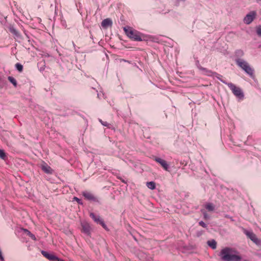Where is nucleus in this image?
Wrapping results in <instances>:
<instances>
[{
	"instance_id": "f257e3e1",
	"label": "nucleus",
	"mask_w": 261,
	"mask_h": 261,
	"mask_svg": "<svg viewBox=\"0 0 261 261\" xmlns=\"http://www.w3.org/2000/svg\"><path fill=\"white\" fill-rule=\"evenodd\" d=\"M221 259L223 261H241L242 257L232 248L225 247L219 253Z\"/></svg>"
},
{
	"instance_id": "f03ea898",
	"label": "nucleus",
	"mask_w": 261,
	"mask_h": 261,
	"mask_svg": "<svg viewBox=\"0 0 261 261\" xmlns=\"http://www.w3.org/2000/svg\"><path fill=\"white\" fill-rule=\"evenodd\" d=\"M235 62L240 68L251 77H254V70L247 61L241 58H236Z\"/></svg>"
},
{
	"instance_id": "7ed1b4c3",
	"label": "nucleus",
	"mask_w": 261,
	"mask_h": 261,
	"mask_svg": "<svg viewBox=\"0 0 261 261\" xmlns=\"http://www.w3.org/2000/svg\"><path fill=\"white\" fill-rule=\"evenodd\" d=\"M124 31L126 35L130 39L134 41H140L142 40L140 33L129 27L124 28Z\"/></svg>"
},
{
	"instance_id": "20e7f679",
	"label": "nucleus",
	"mask_w": 261,
	"mask_h": 261,
	"mask_svg": "<svg viewBox=\"0 0 261 261\" xmlns=\"http://www.w3.org/2000/svg\"><path fill=\"white\" fill-rule=\"evenodd\" d=\"M227 85L231 90L234 96L236 97H238V98H243L244 96V93L241 88L240 87H237L235 85L231 83L227 84Z\"/></svg>"
},
{
	"instance_id": "39448f33",
	"label": "nucleus",
	"mask_w": 261,
	"mask_h": 261,
	"mask_svg": "<svg viewBox=\"0 0 261 261\" xmlns=\"http://www.w3.org/2000/svg\"><path fill=\"white\" fill-rule=\"evenodd\" d=\"M245 234L249 238L253 243L257 245H261V240L258 239L256 236L252 231H245Z\"/></svg>"
},
{
	"instance_id": "423d86ee",
	"label": "nucleus",
	"mask_w": 261,
	"mask_h": 261,
	"mask_svg": "<svg viewBox=\"0 0 261 261\" xmlns=\"http://www.w3.org/2000/svg\"><path fill=\"white\" fill-rule=\"evenodd\" d=\"M256 15V13L255 11H251L248 14H247L246 16L244 18V22L245 23L247 24H249L251 23Z\"/></svg>"
},
{
	"instance_id": "0eeeda50",
	"label": "nucleus",
	"mask_w": 261,
	"mask_h": 261,
	"mask_svg": "<svg viewBox=\"0 0 261 261\" xmlns=\"http://www.w3.org/2000/svg\"><path fill=\"white\" fill-rule=\"evenodd\" d=\"M90 217L97 223L100 224L103 228L106 229L107 226L105 224L103 221L101 219L99 216H97L94 214L93 213H91L90 214Z\"/></svg>"
},
{
	"instance_id": "6e6552de",
	"label": "nucleus",
	"mask_w": 261,
	"mask_h": 261,
	"mask_svg": "<svg viewBox=\"0 0 261 261\" xmlns=\"http://www.w3.org/2000/svg\"><path fill=\"white\" fill-rule=\"evenodd\" d=\"M153 159L156 162L160 164L164 170L166 171L168 170L169 165L165 160L156 156H154Z\"/></svg>"
},
{
	"instance_id": "1a4fd4ad",
	"label": "nucleus",
	"mask_w": 261,
	"mask_h": 261,
	"mask_svg": "<svg viewBox=\"0 0 261 261\" xmlns=\"http://www.w3.org/2000/svg\"><path fill=\"white\" fill-rule=\"evenodd\" d=\"M83 196L85 197V199L89 200H93L94 201H97L96 198L94 196V195L90 192L88 191H84L82 192Z\"/></svg>"
},
{
	"instance_id": "9d476101",
	"label": "nucleus",
	"mask_w": 261,
	"mask_h": 261,
	"mask_svg": "<svg viewBox=\"0 0 261 261\" xmlns=\"http://www.w3.org/2000/svg\"><path fill=\"white\" fill-rule=\"evenodd\" d=\"M41 253L44 256L50 260L59 261V258L53 254L48 253L44 251H42Z\"/></svg>"
},
{
	"instance_id": "9b49d317",
	"label": "nucleus",
	"mask_w": 261,
	"mask_h": 261,
	"mask_svg": "<svg viewBox=\"0 0 261 261\" xmlns=\"http://www.w3.org/2000/svg\"><path fill=\"white\" fill-rule=\"evenodd\" d=\"M41 169L44 172L47 174H51L53 172V169L45 163L42 164Z\"/></svg>"
},
{
	"instance_id": "f8f14e48",
	"label": "nucleus",
	"mask_w": 261,
	"mask_h": 261,
	"mask_svg": "<svg viewBox=\"0 0 261 261\" xmlns=\"http://www.w3.org/2000/svg\"><path fill=\"white\" fill-rule=\"evenodd\" d=\"M101 25L103 28H107L112 25V21L110 18H106L102 20Z\"/></svg>"
},
{
	"instance_id": "ddd939ff",
	"label": "nucleus",
	"mask_w": 261,
	"mask_h": 261,
	"mask_svg": "<svg viewBox=\"0 0 261 261\" xmlns=\"http://www.w3.org/2000/svg\"><path fill=\"white\" fill-rule=\"evenodd\" d=\"M198 68L200 70L204 71L205 73V74H206L208 76H212V75H214L217 74L216 72H212L211 70H208L205 68H203V67H201V66H198Z\"/></svg>"
},
{
	"instance_id": "4468645a",
	"label": "nucleus",
	"mask_w": 261,
	"mask_h": 261,
	"mask_svg": "<svg viewBox=\"0 0 261 261\" xmlns=\"http://www.w3.org/2000/svg\"><path fill=\"white\" fill-rule=\"evenodd\" d=\"M82 226L83 232L86 233H89L90 227L89 224L87 223H82Z\"/></svg>"
},
{
	"instance_id": "2eb2a0df",
	"label": "nucleus",
	"mask_w": 261,
	"mask_h": 261,
	"mask_svg": "<svg viewBox=\"0 0 261 261\" xmlns=\"http://www.w3.org/2000/svg\"><path fill=\"white\" fill-rule=\"evenodd\" d=\"M205 209L208 212H213L215 210V205L212 203H207L205 204Z\"/></svg>"
},
{
	"instance_id": "dca6fc26",
	"label": "nucleus",
	"mask_w": 261,
	"mask_h": 261,
	"mask_svg": "<svg viewBox=\"0 0 261 261\" xmlns=\"http://www.w3.org/2000/svg\"><path fill=\"white\" fill-rule=\"evenodd\" d=\"M207 245L213 249H215L217 247V242L215 240H209L207 242Z\"/></svg>"
},
{
	"instance_id": "f3484780",
	"label": "nucleus",
	"mask_w": 261,
	"mask_h": 261,
	"mask_svg": "<svg viewBox=\"0 0 261 261\" xmlns=\"http://www.w3.org/2000/svg\"><path fill=\"white\" fill-rule=\"evenodd\" d=\"M244 51L241 49H238L235 51V56L237 58H240L244 56Z\"/></svg>"
},
{
	"instance_id": "a211bd4d",
	"label": "nucleus",
	"mask_w": 261,
	"mask_h": 261,
	"mask_svg": "<svg viewBox=\"0 0 261 261\" xmlns=\"http://www.w3.org/2000/svg\"><path fill=\"white\" fill-rule=\"evenodd\" d=\"M146 186L149 189L151 190H154L155 188V184L153 181L147 182L146 183Z\"/></svg>"
},
{
	"instance_id": "6ab92c4d",
	"label": "nucleus",
	"mask_w": 261,
	"mask_h": 261,
	"mask_svg": "<svg viewBox=\"0 0 261 261\" xmlns=\"http://www.w3.org/2000/svg\"><path fill=\"white\" fill-rule=\"evenodd\" d=\"M0 158L4 160H6L7 159V156L6 153L4 150L0 149Z\"/></svg>"
},
{
	"instance_id": "aec40b11",
	"label": "nucleus",
	"mask_w": 261,
	"mask_h": 261,
	"mask_svg": "<svg viewBox=\"0 0 261 261\" xmlns=\"http://www.w3.org/2000/svg\"><path fill=\"white\" fill-rule=\"evenodd\" d=\"M8 80L15 86H17V82L16 80L12 76H9Z\"/></svg>"
},
{
	"instance_id": "412c9836",
	"label": "nucleus",
	"mask_w": 261,
	"mask_h": 261,
	"mask_svg": "<svg viewBox=\"0 0 261 261\" xmlns=\"http://www.w3.org/2000/svg\"><path fill=\"white\" fill-rule=\"evenodd\" d=\"M216 75V76L217 77V78L221 82H222L223 83L225 84V85H227V84H229V83H227L225 81H224V80H223L222 79V76L220 74H219L217 73Z\"/></svg>"
},
{
	"instance_id": "4be33fe9",
	"label": "nucleus",
	"mask_w": 261,
	"mask_h": 261,
	"mask_svg": "<svg viewBox=\"0 0 261 261\" xmlns=\"http://www.w3.org/2000/svg\"><path fill=\"white\" fill-rule=\"evenodd\" d=\"M15 67L19 72L22 71L23 66L21 64H20L19 63H16L15 64Z\"/></svg>"
},
{
	"instance_id": "5701e85b",
	"label": "nucleus",
	"mask_w": 261,
	"mask_h": 261,
	"mask_svg": "<svg viewBox=\"0 0 261 261\" xmlns=\"http://www.w3.org/2000/svg\"><path fill=\"white\" fill-rule=\"evenodd\" d=\"M25 231L27 232V235L29 236L32 239L35 241L36 240L35 235L32 233L30 231L27 229H25Z\"/></svg>"
},
{
	"instance_id": "b1692460",
	"label": "nucleus",
	"mask_w": 261,
	"mask_h": 261,
	"mask_svg": "<svg viewBox=\"0 0 261 261\" xmlns=\"http://www.w3.org/2000/svg\"><path fill=\"white\" fill-rule=\"evenodd\" d=\"M10 31L11 32V33H12L13 34L15 35L16 36H19V33L18 32H17V31L14 28H11L10 29Z\"/></svg>"
},
{
	"instance_id": "393cba45",
	"label": "nucleus",
	"mask_w": 261,
	"mask_h": 261,
	"mask_svg": "<svg viewBox=\"0 0 261 261\" xmlns=\"http://www.w3.org/2000/svg\"><path fill=\"white\" fill-rule=\"evenodd\" d=\"M256 34H257V35L258 36H260L261 37V25H258L257 28H256Z\"/></svg>"
},
{
	"instance_id": "a878e982",
	"label": "nucleus",
	"mask_w": 261,
	"mask_h": 261,
	"mask_svg": "<svg viewBox=\"0 0 261 261\" xmlns=\"http://www.w3.org/2000/svg\"><path fill=\"white\" fill-rule=\"evenodd\" d=\"M99 121L101 123V124L103 126H107V127H109L110 126V124L106 122V121H103L101 119H99Z\"/></svg>"
},
{
	"instance_id": "bb28decb",
	"label": "nucleus",
	"mask_w": 261,
	"mask_h": 261,
	"mask_svg": "<svg viewBox=\"0 0 261 261\" xmlns=\"http://www.w3.org/2000/svg\"><path fill=\"white\" fill-rule=\"evenodd\" d=\"M201 212H202V213L203 215L204 219H207L208 218V216L207 213L206 212V211L204 210H201Z\"/></svg>"
},
{
	"instance_id": "cd10ccee",
	"label": "nucleus",
	"mask_w": 261,
	"mask_h": 261,
	"mask_svg": "<svg viewBox=\"0 0 261 261\" xmlns=\"http://www.w3.org/2000/svg\"><path fill=\"white\" fill-rule=\"evenodd\" d=\"M199 225L203 228H206L207 227V225L202 221L199 222Z\"/></svg>"
},
{
	"instance_id": "c85d7f7f",
	"label": "nucleus",
	"mask_w": 261,
	"mask_h": 261,
	"mask_svg": "<svg viewBox=\"0 0 261 261\" xmlns=\"http://www.w3.org/2000/svg\"><path fill=\"white\" fill-rule=\"evenodd\" d=\"M0 259H1V260L2 261H4V257L2 255V253L0 254Z\"/></svg>"
},
{
	"instance_id": "c756f323",
	"label": "nucleus",
	"mask_w": 261,
	"mask_h": 261,
	"mask_svg": "<svg viewBox=\"0 0 261 261\" xmlns=\"http://www.w3.org/2000/svg\"><path fill=\"white\" fill-rule=\"evenodd\" d=\"M225 217L226 218H228V219H232V218L231 217H230L229 215H225Z\"/></svg>"
},
{
	"instance_id": "7c9ffc66",
	"label": "nucleus",
	"mask_w": 261,
	"mask_h": 261,
	"mask_svg": "<svg viewBox=\"0 0 261 261\" xmlns=\"http://www.w3.org/2000/svg\"><path fill=\"white\" fill-rule=\"evenodd\" d=\"M77 202H79L80 201V199L79 198H77V197H74V198Z\"/></svg>"
},
{
	"instance_id": "2f4dec72",
	"label": "nucleus",
	"mask_w": 261,
	"mask_h": 261,
	"mask_svg": "<svg viewBox=\"0 0 261 261\" xmlns=\"http://www.w3.org/2000/svg\"><path fill=\"white\" fill-rule=\"evenodd\" d=\"M123 61H124V62H129L128 61H126V60H123Z\"/></svg>"
},
{
	"instance_id": "473e14b6",
	"label": "nucleus",
	"mask_w": 261,
	"mask_h": 261,
	"mask_svg": "<svg viewBox=\"0 0 261 261\" xmlns=\"http://www.w3.org/2000/svg\"><path fill=\"white\" fill-rule=\"evenodd\" d=\"M1 253H2V252H1V251L0 250V254H1Z\"/></svg>"
}]
</instances>
